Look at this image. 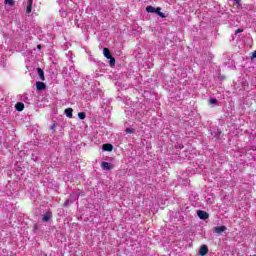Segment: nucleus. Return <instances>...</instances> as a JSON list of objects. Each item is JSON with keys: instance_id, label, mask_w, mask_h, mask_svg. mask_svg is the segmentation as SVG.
<instances>
[{"instance_id": "4", "label": "nucleus", "mask_w": 256, "mask_h": 256, "mask_svg": "<svg viewBox=\"0 0 256 256\" xmlns=\"http://www.w3.org/2000/svg\"><path fill=\"white\" fill-rule=\"evenodd\" d=\"M101 167L102 169H104L105 171H111V169H113V164L109 163V162H102L101 163Z\"/></svg>"}, {"instance_id": "13", "label": "nucleus", "mask_w": 256, "mask_h": 256, "mask_svg": "<svg viewBox=\"0 0 256 256\" xmlns=\"http://www.w3.org/2000/svg\"><path fill=\"white\" fill-rule=\"evenodd\" d=\"M5 5H9V7H13L15 5V0H4Z\"/></svg>"}, {"instance_id": "8", "label": "nucleus", "mask_w": 256, "mask_h": 256, "mask_svg": "<svg viewBox=\"0 0 256 256\" xmlns=\"http://www.w3.org/2000/svg\"><path fill=\"white\" fill-rule=\"evenodd\" d=\"M38 76L40 77L41 81H45V73L43 72V69L37 68Z\"/></svg>"}, {"instance_id": "19", "label": "nucleus", "mask_w": 256, "mask_h": 256, "mask_svg": "<svg viewBox=\"0 0 256 256\" xmlns=\"http://www.w3.org/2000/svg\"><path fill=\"white\" fill-rule=\"evenodd\" d=\"M236 5H239L241 3V0H234Z\"/></svg>"}, {"instance_id": "7", "label": "nucleus", "mask_w": 256, "mask_h": 256, "mask_svg": "<svg viewBox=\"0 0 256 256\" xmlns=\"http://www.w3.org/2000/svg\"><path fill=\"white\" fill-rule=\"evenodd\" d=\"M33 7V0H28V5L26 7V13L29 15L31 13V9Z\"/></svg>"}, {"instance_id": "21", "label": "nucleus", "mask_w": 256, "mask_h": 256, "mask_svg": "<svg viewBox=\"0 0 256 256\" xmlns=\"http://www.w3.org/2000/svg\"><path fill=\"white\" fill-rule=\"evenodd\" d=\"M252 57L256 59V51L253 52Z\"/></svg>"}, {"instance_id": "12", "label": "nucleus", "mask_w": 256, "mask_h": 256, "mask_svg": "<svg viewBox=\"0 0 256 256\" xmlns=\"http://www.w3.org/2000/svg\"><path fill=\"white\" fill-rule=\"evenodd\" d=\"M103 150L104 151H113V145H111V144H104L103 145Z\"/></svg>"}, {"instance_id": "22", "label": "nucleus", "mask_w": 256, "mask_h": 256, "mask_svg": "<svg viewBox=\"0 0 256 256\" xmlns=\"http://www.w3.org/2000/svg\"><path fill=\"white\" fill-rule=\"evenodd\" d=\"M64 205L67 207V205H69V200H67Z\"/></svg>"}, {"instance_id": "23", "label": "nucleus", "mask_w": 256, "mask_h": 256, "mask_svg": "<svg viewBox=\"0 0 256 256\" xmlns=\"http://www.w3.org/2000/svg\"><path fill=\"white\" fill-rule=\"evenodd\" d=\"M37 47H38V49H41V46H40V45H38Z\"/></svg>"}, {"instance_id": "9", "label": "nucleus", "mask_w": 256, "mask_h": 256, "mask_svg": "<svg viewBox=\"0 0 256 256\" xmlns=\"http://www.w3.org/2000/svg\"><path fill=\"white\" fill-rule=\"evenodd\" d=\"M15 107H16V111H23V109H25V104L18 102L16 103Z\"/></svg>"}, {"instance_id": "18", "label": "nucleus", "mask_w": 256, "mask_h": 256, "mask_svg": "<svg viewBox=\"0 0 256 256\" xmlns=\"http://www.w3.org/2000/svg\"><path fill=\"white\" fill-rule=\"evenodd\" d=\"M133 132H134L133 128H126V133H133Z\"/></svg>"}, {"instance_id": "2", "label": "nucleus", "mask_w": 256, "mask_h": 256, "mask_svg": "<svg viewBox=\"0 0 256 256\" xmlns=\"http://www.w3.org/2000/svg\"><path fill=\"white\" fill-rule=\"evenodd\" d=\"M224 231H227V226H216L213 228V233L216 235H221Z\"/></svg>"}, {"instance_id": "5", "label": "nucleus", "mask_w": 256, "mask_h": 256, "mask_svg": "<svg viewBox=\"0 0 256 256\" xmlns=\"http://www.w3.org/2000/svg\"><path fill=\"white\" fill-rule=\"evenodd\" d=\"M206 253H209V248L207 245H202L199 249V255L205 256Z\"/></svg>"}, {"instance_id": "6", "label": "nucleus", "mask_w": 256, "mask_h": 256, "mask_svg": "<svg viewBox=\"0 0 256 256\" xmlns=\"http://www.w3.org/2000/svg\"><path fill=\"white\" fill-rule=\"evenodd\" d=\"M36 89L38 90V91H43V89H45V83H43V82H36Z\"/></svg>"}, {"instance_id": "15", "label": "nucleus", "mask_w": 256, "mask_h": 256, "mask_svg": "<svg viewBox=\"0 0 256 256\" xmlns=\"http://www.w3.org/2000/svg\"><path fill=\"white\" fill-rule=\"evenodd\" d=\"M209 103H210V105H216L217 104V99L212 98V99L209 100Z\"/></svg>"}, {"instance_id": "14", "label": "nucleus", "mask_w": 256, "mask_h": 256, "mask_svg": "<svg viewBox=\"0 0 256 256\" xmlns=\"http://www.w3.org/2000/svg\"><path fill=\"white\" fill-rule=\"evenodd\" d=\"M50 219H51V214L46 213V214H44V216H43V218H42V221L47 222V221H49Z\"/></svg>"}, {"instance_id": "3", "label": "nucleus", "mask_w": 256, "mask_h": 256, "mask_svg": "<svg viewBox=\"0 0 256 256\" xmlns=\"http://www.w3.org/2000/svg\"><path fill=\"white\" fill-rule=\"evenodd\" d=\"M197 215H198L199 219H202V220L209 219V214L203 210H199L197 212Z\"/></svg>"}, {"instance_id": "11", "label": "nucleus", "mask_w": 256, "mask_h": 256, "mask_svg": "<svg viewBox=\"0 0 256 256\" xmlns=\"http://www.w3.org/2000/svg\"><path fill=\"white\" fill-rule=\"evenodd\" d=\"M103 55L104 57H106V59H111V52L107 49V48H104L103 49Z\"/></svg>"}, {"instance_id": "10", "label": "nucleus", "mask_w": 256, "mask_h": 256, "mask_svg": "<svg viewBox=\"0 0 256 256\" xmlns=\"http://www.w3.org/2000/svg\"><path fill=\"white\" fill-rule=\"evenodd\" d=\"M65 115L66 117H68L69 119H71V117H73V109L72 108H67L65 110Z\"/></svg>"}, {"instance_id": "20", "label": "nucleus", "mask_w": 256, "mask_h": 256, "mask_svg": "<svg viewBox=\"0 0 256 256\" xmlns=\"http://www.w3.org/2000/svg\"><path fill=\"white\" fill-rule=\"evenodd\" d=\"M236 33H243V30L242 29H237Z\"/></svg>"}, {"instance_id": "1", "label": "nucleus", "mask_w": 256, "mask_h": 256, "mask_svg": "<svg viewBox=\"0 0 256 256\" xmlns=\"http://www.w3.org/2000/svg\"><path fill=\"white\" fill-rule=\"evenodd\" d=\"M146 11L147 13H156L157 15H159V17H161L162 19H165V17H167L165 15V13L161 12V7H153V6H147L146 7Z\"/></svg>"}, {"instance_id": "17", "label": "nucleus", "mask_w": 256, "mask_h": 256, "mask_svg": "<svg viewBox=\"0 0 256 256\" xmlns=\"http://www.w3.org/2000/svg\"><path fill=\"white\" fill-rule=\"evenodd\" d=\"M108 59H110V65H111V67H113V65H115V58H113V57L111 56V58H108Z\"/></svg>"}, {"instance_id": "16", "label": "nucleus", "mask_w": 256, "mask_h": 256, "mask_svg": "<svg viewBox=\"0 0 256 256\" xmlns=\"http://www.w3.org/2000/svg\"><path fill=\"white\" fill-rule=\"evenodd\" d=\"M78 117H79V119H85V112H79L78 113Z\"/></svg>"}]
</instances>
